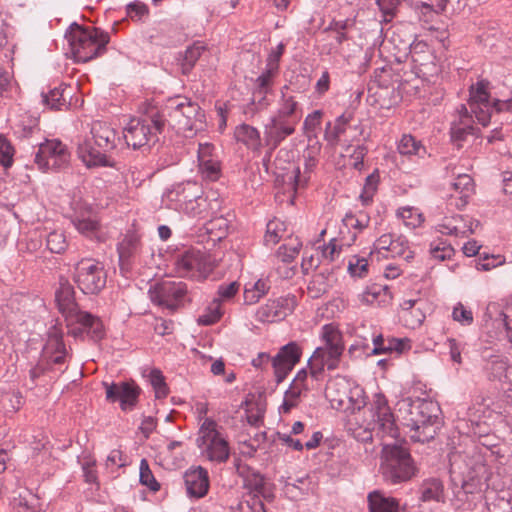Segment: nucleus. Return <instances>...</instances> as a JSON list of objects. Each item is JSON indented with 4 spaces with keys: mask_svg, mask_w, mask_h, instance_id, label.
Returning a JSON list of instances; mask_svg holds the SVG:
<instances>
[{
    "mask_svg": "<svg viewBox=\"0 0 512 512\" xmlns=\"http://www.w3.org/2000/svg\"><path fill=\"white\" fill-rule=\"evenodd\" d=\"M396 409L402 424L410 429V438L414 442H428L436 435L438 405L419 397L402 396Z\"/></svg>",
    "mask_w": 512,
    "mask_h": 512,
    "instance_id": "obj_1",
    "label": "nucleus"
},
{
    "mask_svg": "<svg viewBox=\"0 0 512 512\" xmlns=\"http://www.w3.org/2000/svg\"><path fill=\"white\" fill-rule=\"evenodd\" d=\"M353 437L360 442H371L374 437L381 441L396 439L399 436V429L396 425L394 415L384 395L376 394L368 416L361 423L351 427Z\"/></svg>",
    "mask_w": 512,
    "mask_h": 512,
    "instance_id": "obj_2",
    "label": "nucleus"
},
{
    "mask_svg": "<svg viewBox=\"0 0 512 512\" xmlns=\"http://www.w3.org/2000/svg\"><path fill=\"white\" fill-rule=\"evenodd\" d=\"M116 130L106 122L92 123L89 135L79 140L77 154L86 167L109 166L106 153L116 148Z\"/></svg>",
    "mask_w": 512,
    "mask_h": 512,
    "instance_id": "obj_3",
    "label": "nucleus"
},
{
    "mask_svg": "<svg viewBox=\"0 0 512 512\" xmlns=\"http://www.w3.org/2000/svg\"><path fill=\"white\" fill-rule=\"evenodd\" d=\"M165 122L177 133L191 138L205 128V114L200 106L186 97L170 99L165 106Z\"/></svg>",
    "mask_w": 512,
    "mask_h": 512,
    "instance_id": "obj_4",
    "label": "nucleus"
},
{
    "mask_svg": "<svg viewBox=\"0 0 512 512\" xmlns=\"http://www.w3.org/2000/svg\"><path fill=\"white\" fill-rule=\"evenodd\" d=\"M55 298L58 309L68 321V325L81 324L85 328H89L95 340H101L104 337L102 321L91 313L80 310L75 300L74 287L67 279H60Z\"/></svg>",
    "mask_w": 512,
    "mask_h": 512,
    "instance_id": "obj_5",
    "label": "nucleus"
},
{
    "mask_svg": "<svg viewBox=\"0 0 512 512\" xmlns=\"http://www.w3.org/2000/svg\"><path fill=\"white\" fill-rule=\"evenodd\" d=\"M72 54L78 62H88L101 55L110 41L108 33L95 27L83 28L74 23L65 34Z\"/></svg>",
    "mask_w": 512,
    "mask_h": 512,
    "instance_id": "obj_6",
    "label": "nucleus"
},
{
    "mask_svg": "<svg viewBox=\"0 0 512 512\" xmlns=\"http://www.w3.org/2000/svg\"><path fill=\"white\" fill-rule=\"evenodd\" d=\"M380 470L386 482L399 484L412 479L416 475L417 467L406 448L395 444H384Z\"/></svg>",
    "mask_w": 512,
    "mask_h": 512,
    "instance_id": "obj_7",
    "label": "nucleus"
},
{
    "mask_svg": "<svg viewBox=\"0 0 512 512\" xmlns=\"http://www.w3.org/2000/svg\"><path fill=\"white\" fill-rule=\"evenodd\" d=\"M451 472L458 473L464 488L488 485L489 470L484 456L476 449L454 454L450 458Z\"/></svg>",
    "mask_w": 512,
    "mask_h": 512,
    "instance_id": "obj_8",
    "label": "nucleus"
},
{
    "mask_svg": "<svg viewBox=\"0 0 512 512\" xmlns=\"http://www.w3.org/2000/svg\"><path fill=\"white\" fill-rule=\"evenodd\" d=\"M164 125V116L158 111L151 110L144 117L131 119L124 128L123 137L128 146L140 149L148 145L156 133H161Z\"/></svg>",
    "mask_w": 512,
    "mask_h": 512,
    "instance_id": "obj_9",
    "label": "nucleus"
},
{
    "mask_svg": "<svg viewBox=\"0 0 512 512\" xmlns=\"http://www.w3.org/2000/svg\"><path fill=\"white\" fill-rule=\"evenodd\" d=\"M197 445L202 449L208 460L224 463L230 455V447L226 437L218 430V424L211 418H206L197 438Z\"/></svg>",
    "mask_w": 512,
    "mask_h": 512,
    "instance_id": "obj_10",
    "label": "nucleus"
},
{
    "mask_svg": "<svg viewBox=\"0 0 512 512\" xmlns=\"http://www.w3.org/2000/svg\"><path fill=\"white\" fill-rule=\"evenodd\" d=\"M73 279L84 294L93 295L105 287L107 274L102 263L84 258L75 265Z\"/></svg>",
    "mask_w": 512,
    "mask_h": 512,
    "instance_id": "obj_11",
    "label": "nucleus"
},
{
    "mask_svg": "<svg viewBox=\"0 0 512 512\" xmlns=\"http://www.w3.org/2000/svg\"><path fill=\"white\" fill-rule=\"evenodd\" d=\"M149 296L154 304L175 312L187 301V285L181 281L163 280L149 289Z\"/></svg>",
    "mask_w": 512,
    "mask_h": 512,
    "instance_id": "obj_12",
    "label": "nucleus"
},
{
    "mask_svg": "<svg viewBox=\"0 0 512 512\" xmlns=\"http://www.w3.org/2000/svg\"><path fill=\"white\" fill-rule=\"evenodd\" d=\"M69 163L70 153L60 140H45L39 144L35 154V164L43 172L64 170Z\"/></svg>",
    "mask_w": 512,
    "mask_h": 512,
    "instance_id": "obj_13",
    "label": "nucleus"
},
{
    "mask_svg": "<svg viewBox=\"0 0 512 512\" xmlns=\"http://www.w3.org/2000/svg\"><path fill=\"white\" fill-rule=\"evenodd\" d=\"M215 260L198 250H188L178 256L175 270L179 277L205 279L213 270Z\"/></svg>",
    "mask_w": 512,
    "mask_h": 512,
    "instance_id": "obj_14",
    "label": "nucleus"
},
{
    "mask_svg": "<svg viewBox=\"0 0 512 512\" xmlns=\"http://www.w3.org/2000/svg\"><path fill=\"white\" fill-rule=\"evenodd\" d=\"M489 98L487 83L484 81H479L470 87L469 107L477 121L483 126L488 125L492 111L501 112L495 107V101L491 103Z\"/></svg>",
    "mask_w": 512,
    "mask_h": 512,
    "instance_id": "obj_15",
    "label": "nucleus"
},
{
    "mask_svg": "<svg viewBox=\"0 0 512 512\" xmlns=\"http://www.w3.org/2000/svg\"><path fill=\"white\" fill-rule=\"evenodd\" d=\"M72 209V223L79 233L92 237L100 229V223L96 213L90 204L77 200L73 201Z\"/></svg>",
    "mask_w": 512,
    "mask_h": 512,
    "instance_id": "obj_16",
    "label": "nucleus"
},
{
    "mask_svg": "<svg viewBox=\"0 0 512 512\" xmlns=\"http://www.w3.org/2000/svg\"><path fill=\"white\" fill-rule=\"evenodd\" d=\"M342 354L322 346L317 347L308 360L311 377L318 381L323 376L325 368L328 370L337 369Z\"/></svg>",
    "mask_w": 512,
    "mask_h": 512,
    "instance_id": "obj_17",
    "label": "nucleus"
},
{
    "mask_svg": "<svg viewBox=\"0 0 512 512\" xmlns=\"http://www.w3.org/2000/svg\"><path fill=\"white\" fill-rule=\"evenodd\" d=\"M106 389V399L109 402H120L122 410L133 408L139 396V388L128 382L121 383H103Z\"/></svg>",
    "mask_w": 512,
    "mask_h": 512,
    "instance_id": "obj_18",
    "label": "nucleus"
},
{
    "mask_svg": "<svg viewBox=\"0 0 512 512\" xmlns=\"http://www.w3.org/2000/svg\"><path fill=\"white\" fill-rule=\"evenodd\" d=\"M482 358L487 362L485 370L489 380H498L512 390V366L508 359L502 355L490 354L487 348L482 351Z\"/></svg>",
    "mask_w": 512,
    "mask_h": 512,
    "instance_id": "obj_19",
    "label": "nucleus"
},
{
    "mask_svg": "<svg viewBox=\"0 0 512 512\" xmlns=\"http://www.w3.org/2000/svg\"><path fill=\"white\" fill-rule=\"evenodd\" d=\"M198 170L203 178L216 181L221 175V165L215 153V147L210 143H200L198 147Z\"/></svg>",
    "mask_w": 512,
    "mask_h": 512,
    "instance_id": "obj_20",
    "label": "nucleus"
},
{
    "mask_svg": "<svg viewBox=\"0 0 512 512\" xmlns=\"http://www.w3.org/2000/svg\"><path fill=\"white\" fill-rule=\"evenodd\" d=\"M296 125L293 121H285L272 116L264 127V140L271 151L275 150L283 140L294 134Z\"/></svg>",
    "mask_w": 512,
    "mask_h": 512,
    "instance_id": "obj_21",
    "label": "nucleus"
},
{
    "mask_svg": "<svg viewBox=\"0 0 512 512\" xmlns=\"http://www.w3.org/2000/svg\"><path fill=\"white\" fill-rule=\"evenodd\" d=\"M454 193L447 200V206L450 209L464 208L470 196L474 193V181L468 174H459L451 184Z\"/></svg>",
    "mask_w": 512,
    "mask_h": 512,
    "instance_id": "obj_22",
    "label": "nucleus"
},
{
    "mask_svg": "<svg viewBox=\"0 0 512 512\" xmlns=\"http://www.w3.org/2000/svg\"><path fill=\"white\" fill-rule=\"evenodd\" d=\"M480 225L478 220L465 219L461 215L445 217L438 224L437 229L440 233L454 235L456 237H467L474 233L475 228Z\"/></svg>",
    "mask_w": 512,
    "mask_h": 512,
    "instance_id": "obj_23",
    "label": "nucleus"
},
{
    "mask_svg": "<svg viewBox=\"0 0 512 512\" xmlns=\"http://www.w3.org/2000/svg\"><path fill=\"white\" fill-rule=\"evenodd\" d=\"M140 248V238L135 233L127 234L118 244L119 264L122 272L131 270Z\"/></svg>",
    "mask_w": 512,
    "mask_h": 512,
    "instance_id": "obj_24",
    "label": "nucleus"
},
{
    "mask_svg": "<svg viewBox=\"0 0 512 512\" xmlns=\"http://www.w3.org/2000/svg\"><path fill=\"white\" fill-rule=\"evenodd\" d=\"M187 493L196 498L205 496L209 489V478L207 471L197 467L187 471L184 475Z\"/></svg>",
    "mask_w": 512,
    "mask_h": 512,
    "instance_id": "obj_25",
    "label": "nucleus"
},
{
    "mask_svg": "<svg viewBox=\"0 0 512 512\" xmlns=\"http://www.w3.org/2000/svg\"><path fill=\"white\" fill-rule=\"evenodd\" d=\"M201 188L196 182H186L174 186L166 192V198L170 202H175L177 208L182 209L186 203L195 199L201 194Z\"/></svg>",
    "mask_w": 512,
    "mask_h": 512,
    "instance_id": "obj_26",
    "label": "nucleus"
},
{
    "mask_svg": "<svg viewBox=\"0 0 512 512\" xmlns=\"http://www.w3.org/2000/svg\"><path fill=\"white\" fill-rule=\"evenodd\" d=\"M290 311L286 300H269L265 305L258 308L256 318L263 323H273L284 319Z\"/></svg>",
    "mask_w": 512,
    "mask_h": 512,
    "instance_id": "obj_27",
    "label": "nucleus"
},
{
    "mask_svg": "<svg viewBox=\"0 0 512 512\" xmlns=\"http://www.w3.org/2000/svg\"><path fill=\"white\" fill-rule=\"evenodd\" d=\"M234 136L238 142L243 143L252 151H259L262 146L259 131L249 124L238 125L235 128Z\"/></svg>",
    "mask_w": 512,
    "mask_h": 512,
    "instance_id": "obj_28",
    "label": "nucleus"
},
{
    "mask_svg": "<svg viewBox=\"0 0 512 512\" xmlns=\"http://www.w3.org/2000/svg\"><path fill=\"white\" fill-rule=\"evenodd\" d=\"M368 507L370 512H398L399 502L393 497H386L380 491L368 494Z\"/></svg>",
    "mask_w": 512,
    "mask_h": 512,
    "instance_id": "obj_29",
    "label": "nucleus"
},
{
    "mask_svg": "<svg viewBox=\"0 0 512 512\" xmlns=\"http://www.w3.org/2000/svg\"><path fill=\"white\" fill-rule=\"evenodd\" d=\"M351 119V114L343 113L337 117L334 124L327 122L324 131V139L329 145L336 146L338 144L341 135L345 133L347 125L350 123Z\"/></svg>",
    "mask_w": 512,
    "mask_h": 512,
    "instance_id": "obj_30",
    "label": "nucleus"
},
{
    "mask_svg": "<svg viewBox=\"0 0 512 512\" xmlns=\"http://www.w3.org/2000/svg\"><path fill=\"white\" fill-rule=\"evenodd\" d=\"M322 347L336 352H344L343 337L338 327L332 323L326 324L321 329Z\"/></svg>",
    "mask_w": 512,
    "mask_h": 512,
    "instance_id": "obj_31",
    "label": "nucleus"
},
{
    "mask_svg": "<svg viewBox=\"0 0 512 512\" xmlns=\"http://www.w3.org/2000/svg\"><path fill=\"white\" fill-rule=\"evenodd\" d=\"M205 51L206 46L200 41H196L191 46L187 47L184 54L179 58L182 73L189 74L197 60Z\"/></svg>",
    "mask_w": 512,
    "mask_h": 512,
    "instance_id": "obj_32",
    "label": "nucleus"
},
{
    "mask_svg": "<svg viewBox=\"0 0 512 512\" xmlns=\"http://www.w3.org/2000/svg\"><path fill=\"white\" fill-rule=\"evenodd\" d=\"M297 108L298 102L294 99L293 96H286L282 91V98L279 103V108L274 117L285 121H293V124L297 125L299 121V117H297Z\"/></svg>",
    "mask_w": 512,
    "mask_h": 512,
    "instance_id": "obj_33",
    "label": "nucleus"
},
{
    "mask_svg": "<svg viewBox=\"0 0 512 512\" xmlns=\"http://www.w3.org/2000/svg\"><path fill=\"white\" fill-rule=\"evenodd\" d=\"M68 87L66 85H60L59 87H55L50 90L48 93L42 94V101L45 105L49 106L53 110H62L64 107H67V91Z\"/></svg>",
    "mask_w": 512,
    "mask_h": 512,
    "instance_id": "obj_34",
    "label": "nucleus"
},
{
    "mask_svg": "<svg viewBox=\"0 0 512 512\" xmlns=\"http://www.w3.org/2000/svg\"><path fill=\"white\" fill-rule=\"evenodd\" d=\"M326 392L331 402H338L341 406L345 403L346 399L351 400L348 395V383L343 378L329 383Z\"/></svg>",
    "mask_w": 512,
    "mask_h": 512,
    "instance_id": "obj_35",
    "label": "nucleus"
},
{
    "mask_svg": "<svg viewBox=\"0 0 512 512\" xmlns=\"http://www.w3.org/2000/svg\"><path fill=\"white\" fill-rule=\"evenodd\" d=\"M228 220L223 216H217L209 220L204 228L212 241H220L228 231Z\"/></svg>",
    "mask_w": 512,
    "mask_h": 512,
    "instance_id": "obj_36",
    "label": "nucleus"
},
{
    "mask_svg": "<svg viewBox=\"0 0 512 512\" xmlns=\"http://www.w3.org/2000/svg\"><path fill=\"white\" fill-rule=\"evenodd\" d=\"M276 71V65L273 66L271 63L267 64V69L258 76L255 81L254 98L257 97V95L270 93Z\"/></svg>",
    "mask_w": 512,
    "mask_h": 512,
    "instance_id": "obj_37",
    "label": "nucleus"
},
{
    "mask_svg": "<svg viewBox=\"0 0 512 512\" xmlns=\"http://www.w3.org/2000/svg\"><path fill=\"white\" fill-rule=\"evenodd\" d=\"M398 151L402 155H417L424 157L426 148L412 135H403L398 144Z\"/></svg>",
    "mask_w": 512,
    "mask_h": 512,
    "instance_id": "obj_38",
    "label": "nucleus"
},
{
    "mask_svg": "<svg viewBox=\"0 0 512 512\" xmlns=\"http://www.w3.org/2000/svg\"><path fill=\"white\" fill-rule=\"evenodd\" d=\"M244 486L255 493V495H262L267 497L268 489L265 478L258 472L249 471L244 476Z\"/></svg>",
    "mask_w": 512,
    "mask_h": 512,
    "instance_id": "obj_39",
    "label": "nucleus"
},
{
    "mask_svg": "<svg viewBox=\"0 0 512 512\" xmlns=\"http://www.w3.org/2000/svg\"><path fill=\"white\" fill-rule=\"evenodd\" d=\"M302 248V242L297 237H290L277 251V257L283 262L293 261Z\"/></svg>",
    "mask_w": 512,
    "mask_h": 512,
    "instance_id": "obj_40",
    "label": "nucleus"
},
{
    "mask_svg": "<svg viewBox=\"0 0 512 512\" xmlns=\"http://www.w3.org/2000/svg\"><path fill=\"white\" fill-rule=\"evenodd\" d=\"M286 227L283 221L272 219L267 223L264 243L267 246L276 245L283 237Z\"/></svg>",
    "mask_w": 512,
    "mask_h": 512,
    "instance_id": "obj_41",
    "label": "nucleus"
},
{
    "mask_svg": "<svg viewBox=\"0 0 512 512\" xmlns=\"http://www.w3.org/2000/svg\"><path fill=\"white\" fill-rule=\"evenodd\" d=\"M443 484L438 479H429L425 481L421 488L423 501H441L443 499Z\"/></svg>",
    "mask_w": 512,
    "mask_h": 512,
    "instance_id": "obj_42",
    "label": "nucleus"
},
{
    "mask_svg": "<svg viewBox=\"0 0 512 512\" xmlns=\"http://www.w3.org/2000/svg\"><path fill=\"white\" fill-rule=\"evenodd\" d=\"M222 305L219 299L213 301L206 307L204 313L199 316L197 323L199 325L209 326L216 323L222 316Z\"/></svg>",
    "mask_w": 512,
    "mask_h": 512,
    "instance_id": "obj_43",
    "label": "nucleus"
},
{
    "mask_svg": "<svg viewBox=\"0 0 512 512\" xmlns=\"http://www.w3.org/2000/svg\"><path fill=\"white\" fill-rule=\"evenodd\" d=\"M323 112L315 110L308 114L303 123V131L309 143L317 140L316 130L322 121Z\"/></svg>",
    "mask_w": 512,
    "mask_h": 512,
    "instance_id": "obj_44",
    "label": "nucleus"
},
{
    "mask_svg": "<svg viewBox=\"0 0 512 512\" xmlns=\"http://www.w3.org/2000/svg\"><path fill=\"white\" fill-rule=\"evenodd\" d=\"M44 353L46 355L53 353H66L62 332L56 327L51 328L48 332V339L44 347Z\"/></svg>",
    "mask_w": 512,
    "mask_h": 512,
    "instance_id": "obj_45",
    "label": "nucleus"
},
{
    "mask_svg": "<svg viewBox=\"0 0 512 512\" xmlns=\"http://www.w3.org/2000/svg\"><path fill=\"white\" fill-rule=\"evenodd\" d=\"M396 258L402 257L406 261H409L414 257L413 252L409 249L408 241L403 237H396L392 242L388 252L384 254V258Z\"/></svg>",
    "mask_w": 512,
    "mask_h": 512,
    "instance_id": "obj_46",
    "label": "nucleus"
},
{
    "mask_svg": "<svg viewBox=\"0 0 512 512\" xmlns=\"http://www.w3.org/2000/svg\"><path fill=\"white\" fill-rule=\"evenodd\" d=\"M208 206L207 199L203 197L201 193L197 198L186 203V206L181 210L190 217L202 218L207 214Z\"/></svg>",
    "mask_w": 512,
    "mask_h": 512,
    "instance_id": "obj_47",
    "label": "nucleus"
},
{
    "mask_svg": "<svg viewBox=\"0 0 512 512\" xmlns=\"http://www.w3.org/2000/svg\"><path fill=\"white\" fill-rule=\"evenodd\" d=\"M350 25L351 24L348 20L334 21L324 30L323 33L329 38H333L339 46L347 39L345 30H347Z\"/></svg>",
    "mask_w": 512,
    "mask_h": 512,
    "instance_id": "obj_48",
    "label": "nucleus"
},
{
    "mask_svg": "<svg viewBox=\"0 0 512 512\" xmlns=\"http://www.w3.org/2000/svg\"><path fill=\"white\" fill-rule=\"evenodd\" d=\"M329 287L327 277L323 273H318L309 282L307 290L311 298H319L328 291Z\"/></svg>",
    "mask_w": 512,
    "mask_h": 512,
    "instance_id": "obj_49",
    "label": "nucleus"
},
{
    "mask_svg": "<svg viewBox=\"0 0 512 512\" xmlns=\"http://www.w3.org/2000/svg\"><path fill=\"white\" fill-rule=\"evenodd\" d=\"M140 483L153 492L160 490V484L155 479L146 459H142L140 462Z\"/></svg>",
    "mask_w": 512,
    "mask_h": 512,
    "instance_id": "obj_50",
    "label": "nucleus"
},
{
    "mask_svg": "<svg viewBox=\"0 0 512 512\" xmlns=\"http://www.w3.org/2000/svg\"><path fill=\"white\" fill-rule=\"evenodd\" d=\"M460 112L465 113L464 119L461 121L460 125H455L451 128V136L457 141L464 140L466 135L474 133V127L467 122L470 118L468 115V109L462 105Z\"/></svg>",
    "mask_w": 512,
    "mask_h": 512,
    "instance_id": "obj_51",
    "label": "nucleus"
},
{
    "mask_svg": "<svg viewBox=\"0 0 512 512\" xmlns=\"http://www.w3.org/2000/svg\"><path fill=\"white\" fill-rule=\"evenodd\" d=\"M397 216L403 220L408 227H417L422 221V215L413 207H402L397 210Z\"/></svg>",
    "mask_w": 512,
    "mask_h": 512,
    "instance_id": "obj_52",
    "label": "nucleus"
},
{
    "mask_svg": "<svg viewBox=\"0 0 512 512\" xmlns=\"http://www.w3.org/2000/svg\"><path fill=\"white\" fill-rule=\"evenodd\" d=\"M370 217L364 211H359L356 214L347 213L343 218V224L347 228H355L362 230L368 226Z\"/></svg>",
    "mask_w": 512,
    "mask_h": 512,
    "instance_id": "obj_53",
    "label": "nucleus"
},
{
    "mask_svg": "<svg viewBox=\"0 0 512 512\" xmlns=\"http://www.w3.org/2000/svg\"><path fill=\"white\" fill-rule=\"evenodd\" d=\"M410 349V341L406 338H387L385 348L375 351V355L397 352L398 354Z\"/></svg>",
    "mask_w": 512,
    "mask_h": 512,
    "instance_id": "obj_54",
    "label": "nucleus"
},
{
    "mask_svg": "<svg viewBox=\"0 0 512 512\" xmlns=\"http://www.w3.org/2000/svg\"><path fill=\"white\" fill-rule=\"evenodd\" d=\"M271 362L277 383H281L295 366L291 362L284 360L278 355L273 357Z\"/></svg>",
    "mask_w": 512,
    "mask_h": 512,
    "instance_id": "obj_55",
    "label": "nucleus"
},
{
    "mask_svg": "<svg viewBox=\"0 0 512 512\" xmlns=\"http://www.w3.org/2000/svg\"><path fill=\"white\" fill-rule=\"evenodd\" d=\"M149 378L150 383L154 388L156 398H165L168 394V387L165 383V379L161 371L158 369H153L150 372Z\"/></svg>",
    "mask_w": 512,
    "mask_h": 512,
    "instance_id": "obj_56",
    "label": "nucleus"
},
{
    "mask_svg": "<svg viewBox=\"0 0 512 512\" xmlns=\"http://www.w3.org/2000/svg\"><path fill=\"white\" fill-rule=\"evenodd\" d=\"M47 247L52 253H62L67 248L66 237L63 232L53 231L47 236Z\"/></svg>",
    "mask_w": 512,
    "mask_h": 512,
    "instance_id": "obj_57",
    "label": "nucleus"
},
{
    "mask_svg": "<svg viewBox=\"0 0 512 512\" xmlns=\"http://www.w3.org/2000/svg\"><path fill=\"white\" fill-rule=\"evenodd\" d=\"M277 355L291 362L293 365H296L300 361L302 350L296 342H290L283 346Z\"/></svg>",
    "mask_w": 512,
    "mask_h": 512,
    "instance_id": "obj_58",
    "label": "nucleus"
},
{
    "mask_svg": "<svg viewBox=\"0 0 512 512\" xmlns=\"http://www.w3.org/2000/svg\"><path fill=\"white\" fill-rule=\"evenodd\" d=\"M37 504L38 499L32 494H28V496L20 495L14 499V508L18 512H39Z\"/></svg>",
    "mask_w": 512,
    "mask_h": 512,
    "instance_id": "obj_59",
    "label": "nucleus"
},
{
    "mask_svg": "<svg viewBox=\"0 0 512 512\" xmlns=\"http://www.w3.org/2000/svg\"><path fill=\"white\" fill-rule=\"evenodd\" d=\"M321 151V143L318 140H315L311 143L308 142V146L304 151V159H305V170L311 171L317 163V157Z\"/></svg>",
    "mask_w": 512,
    "mask_h": 512,
    "instance_id": "obj_60",
    "label": "nucleus"
},
{
    "mask_svg": "<svg viewBox=\"0 0 512 512\" xmlns=\"http://www.w3.org/2000/svg\"><path fill=\"white\" fill-rule=\"evenodd\" d=\"M302 394L303 392L290 386L284 394V400L281 405L282 412L288 413L291 409L295 408L299 404Z\"/></svg>",
    "mask_w": 512,
    "mask_h": 512,
    "instance_id": "obj_61",
    "label": "nucleus"
},
{
    "mask_svg": "<svg viewBox=\"0 0 512 512\" xmlns=\"http://www.w3.org/2000/svg\"><path fill=\"white\" fill-rule=\"evenodd\" d=\"M14 148L3 136H0V163L9 168L13 164Z\"/></svg>",
    "mask_w": 512,
    "mask_h": 512,
    "instance_id": "obj_62",
    "label": "nucleus"
},
{
    "mask_svg": "<svg viewBox=\"0 0 512 512\" xmlns=\"http://www.w3.org/2000/svg\"><path fill=\"white\" fill-rule=\"evenodd\" d=\"M431 256L435 259L444 261L451 258L454 254V249L450 244L444 242L432 243L430 247Z\"/></svg>",
    "mask_w": 512,
    "mask_h": 512,
    "instance_id": "obj_63",
    "label": "nucleus"
},
{
    "mask_svg": "<svg viewBox=\"0 0 512 512\" xmlns=\"http://www.w3.org/2000/svg\"><path fill=\"white\" fill-rule=\"evenodd\" d=\"M352 149V152L350 153V159L352 160L351 165L353 168L360 170L363 167V160L368 152V149L364 145H358V146H348L346 148V151L349 152Z\"/></svg>",
    "mask_w": 512,
    "mask_h": 512,
    "instance_id": "obj_64",
    "label": "nucleus"
}]
</instances>
